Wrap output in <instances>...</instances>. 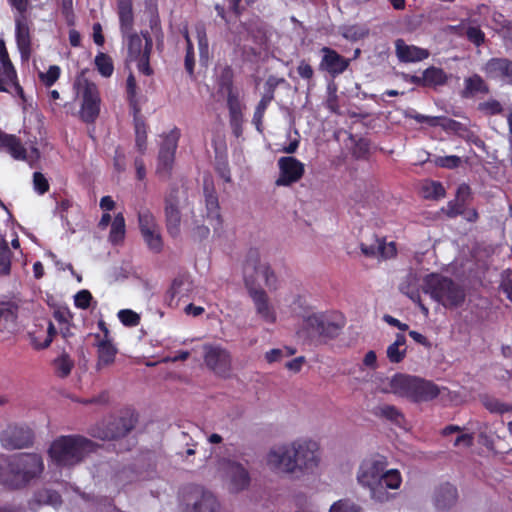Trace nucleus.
<instances>
[{
	"mask_svg": "<svg viewBox=\"0 0 512 512\" xmlns=\"http://www.w3.org/2000/svg\"><path fill=\"white\" fill-rule=\"evenodd\" d=\"M397 58L403 63L420 62L429 57V51L414 45H408L403 39L395 41Z\"/></svg>",
	"mask_w": 512,
	"mask_h": 512,
	"instance_id": "23",
	"label": "nucleus"
},
{
	"mask_svg": "<svg viewBox=\"0 0 512 512\" xmlns=\"http://www.w3.org/2000/svg\"><path fill=\"white\" fill-rule=\"evenodd\" d=\"M93 296L89 290L83 289L74 296V305L79 309H88L91 305Z\"/></svg>",
	"mask_w": 512,
	"mask_h": 512,
	"instance_id": "61",
	"label": "nucleus"
},
{
	"mask_svg": "<svg viewBox=\"0 0 512 512\" xmlns=\"http://www.w3.org/2000/svg\"><path fill=\"white\" fill-rule=\"evenodd\" d=\"M32 21L27 13L15 16V40L22 61H29L32 55Z\"/></svg>",
	"mask_w": 512,
	"mask_h": 512,
	"instance_id": "16",
	"label": "nucleus"
},
{
	"mask_svg": "<svg viewBox=\"0 0 512 512\" xmlns=\"http://www.w3.org/2000/svg\"><path fill=\"white\" fill-rule=\"evenodd\" d=\"M134 121V131H135V147L138 152L143 155L147 150V132L148 126L141 116L140 113L132 114Z\"/></svg>",
	"mask_w": 512,
	"mask_h": 512,
	"instance_id": "31",
	"label": "nucleus"
},
{
	"mask_svg": "<svg viewBox=\"0 0 512 512\" xmlns=\"http://www.w3.org/2000/svg\"><path fill=\"white\" fill-rule=\"evenodd\" d=\"M490 80L512 85V60L508 58H490L482 68Z\"/></svg>",
	"mask_w": 512,
	"mask_h": 512,
	"instance_id": "20",
	"label": "nucleus"
},
{
	"mask_svg": "<svg viewBox=\"0 0 512 512\" xmlns=\"http://www.w3.org/2000/svg\"><path fill=\"white\" fill-rule=\"evenodd\" d=\"M0 78L12 84L16 93L21 97L23 96V88L18 83L17 72L12 62L0 64Z\"/></svg>",
	"mask_w": 512,
	"mask_h": 512,
	"instance_id": "44",
	"label": "nucleus"
},
{
	"mask_svg": "<svg viewBox=\"0 0 512 512\" xmlns=\"http://www.w3.org/2000/svg\"><path fill=\"white\" fill-rule=\"evenodd\" d=\"M141 235L150 251L158 254L163 250L164 244L160 233V228L149 230L148 232H142Z\"/></svg>",
	"mask_w": 512,
	"mask_h": 512,
	"instance_id": "45",
	"label": "nucleus"
},
{
	"mask_svg": "<svg viewBox=\"0 0 512 512\" xmlns=\"http://www.w3.org/2000/svg\"><path fill=\"white\" fill-rule=\"evenodd\" d=\"M296 71L299 77L306 81L308 88L314 86V69L307 60H300Z\"/></svg>",
	"mask_w": 512,
	"mask_h": 512,
	"instance_id": "51",
	"label": "nucleus"
},
{
	"mask_svg": "<svg viewBox=\"0 0 512 512\" xmlns=\"http://www.w3.org/2000/svg\"><path fill=\"white\" fill-rule=\"evenodd\" d=\"M18 317V306L10 301H0V331L15 326Z\"/></svg>",
	"mask_w": 512,
	"mask_h": 512,
	"instance_id": "32",
	"label": "nucleus"
},
{
	"mask_svg": "<svg viewBox=\"0 0 512 512\" xmlns=\"http://www.w3.org/2000/svg\"><path fill=\"white\" fill-rule=\"evenodd\" d=\"M180 135V130L177 127H174L163 137L157 157L155 171L156 175L161 180L166 181L171 178Z\"/></svg>",
	"mask_w": 512,
	"mask_h": 512,
	"instance_id": "11",
	"label": "nucleus"
},
{
	"mask_svg": "<svg viewBox=\"0 0 512 512\" xmlns=\"http://www.w3.org/2000/svg\"><path fill=\"white\" fill-rule=\"evenodd\" d=\"M231 484L235 491L246 489L250 484V475L247 469L238 462H229Z\"/></svg>",
	"mask_w": 512,
	"mask_h": 512,
	"instance_id": "29",
	"label": "nucleus"
},
{
	"mask_svg": "<svg viewBox=\"0 0 512 512\" xmlns=\"http://www.w3.org/2000/svg\"><path fill=\"white\" fill-rule=\"evenodd\" d=\"M267 108H268L267 106H265L259 102H258L257 106L255 107L252 122L255 125L258 132H262V130H263V128H262L263 119H264V115H265Z\"/></svg>",
	"mask_w": 512,
	"mask_h": 512,
	"instance_id": "64",
	"label": "nucleus"
},
{
	"mask_svg": "<svg viewBox=\"0 0 512 512\" xmlns=\"http://www.w3.org/2000/svg\"><path fill=\"white\" fill-rule=\"evenodd\" d=\"M421 196L427 200H439L445 197L446 190L439 181L426 180L420 188Z\"/></svg>",
	"mask_w": 512,
	"mask_h": 512,
	"instance_id": "36",
	"label": "nucleus"
},
{
	"mask_svg": "<svg viewBox=\"0 0 512 512\" xmlns=\"http://www.w3.org/2000/svg\"><path fill=\"white\" fill-rule=\"evenodd\" d=\"M484 406L491 413L504 414L512 410V406L497 399H487L484 401Z\"/></svg>",
	"mask_w": 512,
	"mask_h": 512,
	"instance_id": "59",
	"label": "nucleus"
},
{
	"mask_svg": "<svg viewBox=\"0 0 512 512\" xmlns=\"http://www.w3.org/2000/svg\"><path fill=\"white\" fill-rule=\"evenodd\" d=\"M33 186L35 191L40 195L47 193L50 188L47 178L41 172L33 173Z\"/></svg>",
	"mask_w": 512,
	"mask_h": 512,
	"instance_id": "62",
	"label": "nucleus"
},
{
	"mask_svg": "<svg viewBox=\"0 0 512 512\" xmlns=\"http://www.w3.org/2000/svg\"><path fill=\"white\" fill-rule=\"evenodd\" d=\"M401 347H397L396 345L390 344L387 348V357L392 363H400L405 355L406 348L400 349Z\"/></svg>",
	"mask_w": 512,
	"mask_h": 512,
	"instance_id": "63",
	"label": "nucleus"
},
{
	"mask_svg": "<svg viewBox=\"0 0 512 512\" xmlns=\"http://www.w3.org/2000/svg\"><path fill=\"white\" fill-rule=\"evenodd\" d=\"M402 483V477L398 470L391 469L383 472L381 481L378 486V495L382 496V493H387L384 488L398 489Z\"/></svg>",
	"mask_w": 512,
	"mask_h": 512,
	"instance_id": "39",
	"label": "nucleus"
},
{
	"mask_svg": "<svg viewBox=\"0 0 512 512\" xmlns=\"http://www.w3.org/2000/svg\"><path fill=\"white\" fill-rule=\"evenodd\" d=\"M489 91V86L484 79L478 74H473L464 79V89L461 92V96L463 98H471L476 94H488Z\"/></svg>",
	"mask_w": 512,
	"mask_h": 512,
	"instance_id": "30",
	"label": "nucleus"
},
{
	"mask_svg": "<svg viewBox=\"0 0 512 512\" xmlns=\"http://www.w3.org/2000/svg\"><path fill=\"white\" fill-rule=\"evenodd\" d=\"M391 391L414 403L428 402L438 397L440 390L432 381L413 375L396 373L390 380Z\"/></svg>",
	"mask_w": 512,
	"mask_h": 512,
	"instance_id": "7",
	"label": "nucleus"
},
{
	"mask_svg": "<svg viewBox=\"0 0 512 512\" xmlns=\"http://www.w3.org/2000/svg\"><path fill=\"white\" fill-rule=\"evenodd\" d=\"M437 120V127H441L446 132H453L460 137H464L469 132L466 125L452 118L437 116Z\"/></svg>",
	"mask_w": 512,
	"mask_h": 512,
	"instance_id": "43",
	"label": "nucleus"
},
{
	"mask_svg": "<svg viewBox=\"0 0 512 512\" xmlns=\"http://www.w3.org/2000/svg\"><path fill=\"white\" fill-rule=\"evenodd\" d=\"M422 80H425V87H435L446 84L448 77L443 69L430 66L423 71Z\"/></svg>",
	"mask_w": 512,
	"mask_h": 512,
	"instance_id": "37",
	"label": "nucleus"
},
{
	"mask_svg": "<svg viewBox=\"0 0 512 512\" xmlns=\"http://www.w3.org/2000/svg\"><path fill=\"white\" fill-rule=\"evenodd\" d=\"M374 414L377 417L384 418L399 427H402L405 422L403 413L394 405L384 404L378 406L375 409Z\"/></svg>",
	"mask_w": 512,
	"mask_h": 512,
	"instance_id": "34",
	"label": "nucleus"
},
{
	"mask_svg": "<svg viewBox=\"0 0 512 512\" xmlns=\"http://www.w3.org/2000/svg\"><path fill=\"white\" fill-rule=\"evenodd\" d=\"M457 499V489L450 483L441 484L435 491V506L439 510L449 509L456 503Z\"/></svg>",
	"mask_w": 512,
	"mask_h": 512,
	"instance_id": "26",
	"label": "nucleus"
},
{
	"mask_svg": "<svg viewBox=\"0 0 512 512\" xmlns=\"http://www.w3.org/2000/svg\"><path fill=\"white\" fill-rule=\"evenodd\" d=\"M126 96L132 114L140 113L141 107L137 98V82L132 73L126 80Z\"/></svg>",
	"mask_w": 512,
	"mask_h": 512,
	"instance_id": "41",
	"label": "nucleus"
},
{
	"mask_svg": "<svg viewBox=\"0 0 512 512\" xmlns=\"http://www.w3.org/2000/svg\"><path fill=\"white\" fill-rule=\"evenodd\" d=\"M218 92L225 94L229 114V125L233 135L239 138L243 134L245 104L241 99L240 90L234 85V71L226 65L217 78Z\"/></svg>",
	"mask_w": 512,
	"mask_h": 512,
	"instance_id": "6",
	"label": "nucleus"
},
{
	"mask_svg": "<svg viewBox=\"0 0 512 512\" xmlns=\"http://www.w3.org/2000/svg\"><path fill=\"white\" fill-rule=\"evenodd\" d=\"M0 441L7 450L28 448L33 445L34 432L28 426L9 425L1 432Z\"/></svg>",
	"mask_w": 512,
	"mask_h": 512,
	"instance_id": "15",
	"label": "nucleus"
},
{
	"mask_svg": "<svg viewBox=\"0 0 512 512\" xmlns=\"http://www.w3.org/2000/svg\"><path fill=\"white\" fill-rule=\"evenodd\" d=\"M76 79L74 87L82 97L80 117L85 123H94L100 113V92L98 86L83 76Z\"/></svg>",
	"mask_w": 512,
	"mask_h": 512,
	"instance_id": "10",
	"label": "nucleus"
},
{
	"mask_svg": "<svg viewBox=\"0 0 512 512\" xmlns=\"http://www.w3.org/2000/svg\"><path fill=\"white\" fill-rule=\"evenodd\" d=\"M42 333L44 336L43 341L38 340L36 333H30L31 344L37 350H41V349H45V348L49 347L50 344L52 343L53 338L56 335L57 331H56L54 324L51 321H49L46 331L43 330Z\"/></svg>",
	"mask_w": 512,
	"mask_h": 512,
	"instance_id": "46",
	"label": "nucleus"
},
{
	"mask_svg": "<svg viewBox=\"0 0 512 512\" xmlns=\"http://www.w3.org/2000/svg\"><path fill=\"white\" fill-rule=\"evenodd\" d=\"M257 276L264 279L265 285L270 290L277 289V276L269 264L261 263L260 252L257 248L247 251L243 263L244 284L251 297L257 314L267 323L276 322V312L269 303V298L264 289L257 282Z\"/></svg>",
	"mask_w": 512,
	"mask_h": 512,
	"instance_id": "2",
	"label": "nucleus"
},
{
	"mask_svg": "<svg viewBox=\"0 0 512 512\" xmlns=\"http://www.w3.org/2000/svg\"><path fill=\"white\" fill-rule=\"evenodd\" d=\"M97 347V363L96 369L101 370L105 367L112 365L115 362L118 348L113 341L99 340L96 343Z\"/></svg>",
	"mask_w": 512,
	"mask_h": 512,
	"instance_id": "25",
	"label": "nucleus"
},
{
	"mask_svg": "<svg viewBox=\"0 0 512 512\" xmlns=\"http://www.w3.org/2000/svg\"><path fill=\"white\" fill-rule=\"evenodd\" d=\"M52 365L56 376L59 378H66L74 368V361L68 353L62 352L53 360Z\"/></svg>",
	"mask_w": 512,
	"mask_h": 512,
	"instance_id": "38",
	"label": "nucleus"
},
{
	"mask_svg": "<svg viewBox=\"0 0 512 512\" xmlns=\"http://www.w3.org/2000/svg\"><path fill=\"white\" fill-rule=\"evenodd\" d=\"M478 110L486 115L494 116L502 114L504 109L502 104L498 100L490 99L488 101L479 103Z\"/></svg>",
	"mask_w": 512,
	"mask_h": 512,
	"instance_id": "53",
	"label": "nucleus"
},
{
	"mask_svg": "<svg viewBox=\"0 0 512 512\" xmlns=\"http://www.w3.org/2000/svg\"><path fill=\"white\" fill-rule=\"evenodd\" d=\"M308 330L324 339L336 338L344 327V321H336L324 313H313L305 319Z\"/></svg>",
	"mask_w": 512,
	"mask_h": 512,
	"instance_id": "14",
	"label": "nucleus"
},
{
	"mask_svg": "<svg viewBox=\"0 0 512 512\" xmlns=\"http://www.w3.org/2000/svg\"><path fill=\"white\" fill-rule=\"evenodd\" d=\"M329 512H362V509L350 500L342 499L335 502Z\"/></svg>",
	"mask_w": 512,
	"mask_h": 512,
	"instance_id": "57",
	"label": "nucleus"
},
{
	"mask_svg": "<svg viewBox=\"0 0 512 512\" xmlns=\"http://www.w3.org/2000/svg\"><path fill=\"white\" fill-rule=\"evenodd\" d=\"M94 65L98 73L104 78H110L114 72V63L111 56L104 52H98L94 58Z\"/></svg>",
	"mask_w": 512,
	"mask_h": 512,
	"instance_id": "42",
	"label": "nucleus"
},
{
	"mask_svg": "<svg viewBox=\"0 0 512 512\" xmlns=\"http://www.w3.org/2000/svg\"><path fill=\"white\" fill-rule=\"evenodd\" d=\"M97 445L81 435H66L56 438L50 445L49 456L59 467H73L81 463Z\"/></svg>",
	"mask_w": 512,
	"mask_h": 512,
	"instance_id": "5",
	"label": "nucleus"
},
{
	"mask_svg": "<svg viewBox=\"0 0 512 512\" xmlns=\"http://www.w3.org/2000/svg\"><path fill=\"white\" fill-rule=\"evenodd\" d=\"M44 461L37 453H16L0 460V485L9 491L26 488L41 477Z\"/></svg>",
	"mask_w": 512,
	"mask_h": 512,
	"instance_id": "4",
	"label": "nucleus"
},
{
	"mask_svg": "<svg viewBox=\"0 0 512 512\" xmlns=\"http://www.w3.org/2000/svg\"><path fill=\"white\" fill-rule=\"evenodd\" d=\"M0 151L9 153L16 160H25L27 150L20 138L13 134L0 133Z\"/></svg>",
	"mask_w": 512,
	"mask_h": 512,
	"instance_id": "24",
	"label": "nucleus"
},
{
	"mask_svg": "<svg viewBox=\"0 0 512 512\" xmlns=\"http://www.w3.org/2000/svg\"><path fill=\"white\" fill-rule=\"evenodd\" d=\"M279 177L277 186H290L298 182L305 173L304 164L293 156H283L278 160Z\"/></svg>",
	"mask_w": 512,
	"mask_h": 512,
	"instance_id": "17",
	"label": "nucleus"
},
{
	"mask_svg": "<svg viewBox=\"0 0 512 512\" xmlns=\"http://www.w3.org/2000/svg\"><path fill=\"white\" fill-rule=\"evenodd\" d=\"M166 228L169 235L176 238L180 234L181 213L177 197L172 193L165 199Z\"/></svg>",
	"mask_w": 512,
	"mask_h": 512,
	"instance_id": "22",
	"label": "nucleus"
},
{
	"mask_svg": "<svg viewBox=\"0 0 512 512\" xmlns=\"http://www.w3.org/2000/svg\"><path fill=\"white\" fill-rule=\"evenodd\" d=\"M117 10L120 22V29L125 37L131 32L134 24L132 0H117Z\"/></svg>",
	"mask_w": 512,
	"mask_h": 512,
	"instance_id": "27",
	"label": "nucleus"
},
{
	"mask_svg": "<svg viewBox=\"0 0 512 512\" xmlns=\"http://www.w3.org/2000/svg\"><path fill=\"white\" fill-rule=\"evenodd\" d=\"M143 37L145 38V51L144 55L140 58H134L132 61L137 62V68L139 72L146 76H150L153 74V69L150 66V55L152 52L153 41L149 31L142 32Z\"/></svg>",
	"mask_w": 512,
	"mask_h": 512,
	"instance_id": "33",
	"label": "nucleus"
},
{
	"mask_svg": "<svg viewBox=\"0 0 512 512\" xmlns=\"http://www.w3.org/2000/svg\"><path fill=\"white\" fill-rule=\"evenodd\" d=\"M203 357L205 365L219 376H228L231 371V355L220 345L204 344Z\"/></svg>",
	"mask_w": 512,
	"mask_h": 512,
	"instance_id": "13",
	"label": "nucleus"
},
{
	"mask_svg": "<svg viewBox=\"0 0 512 512\" xmlns=\"http://www.w3.org/2000/svg\"><path fill=\"white\" fill-rule=\"evenodd\" d=\"M322 59L319 63V70L325 71L332 77H336L349 67L350 59L340 55L336 50L324 46L320 49Z\"/></svg>",
	"mask_w": 512,
	"mask_h": 512,
	"instance_id": "19",
	"label": "nucleus"
},
{
	"mask_svg": "<svg viewBox=\"0 0 512 512\" xmlns=\"http://www.w3.org/2000/svg\"><path fill=\"white\" fill-rule=\"evenodd\" d=\"M138 223L141 233L159 228L158 224L156 223L154 215L148 209L139 211Z\"/></svg>",
	"mask_w": 512,
	"mask_h": 512,
	"instance_id": "50",
	"label": "nucleus"
},
{
	"mask_svg": "<svg viewBox=\"0 0 512 512\" xmlns=\"http://www.w3.org/2000/svg\"><path fill=\"white\" fill-rule=\"evenodd\" d=\"M257 276L264 279L265 285L270 290L277 289V276L269 264L261 263L260 252L257 248L247 251L243 263L244 284L251 297L257 314L267 323L276 322V312L269 303V298L264 289L257 282Z\"/></svg>",
	"mask_w": 512,
	"mask_h": 512,
	"instance_id": "1",
	"label": "nucleus"
},
{
	"mask_svg": "<svg viewBox=\"0 0 512 512\" xmlns=\"http://www.w3.org/2000/svg\"><path fill=\"white\" fill-rule=\"evenodd\" d=\"M268 465L280 472L313 471L320 463V446L311 439H297L270 450Z\"/></svg>",
	"mask_w": 512,
	"mask_h": 512,
	"instance_id": "3",
	"label": "nucleus"
},
{
	"mask_svg": "<svg viewBox=\"0 0 512 512\" xmlns=\"http://www.w3.org/2000/svg\"><path fill=\"white\" fill-rule=\"evenodd\" d=\"M118 318L124 326L134 327L140 322V316L130 309H123L118 312Z\"/></svg>",
	"mask_w": 512,
	"mask_h": 512,
	"instance_id": "55",
	"label": "nucleus"
},
{
	"mask_svg": "<svg viewBox=\"0 0 512 512\" xmlns=\"http://www.w3.org/2000/svg\"><path fill=\"white\" fill-rule=\"evenodd\" d=\"M423 291L445 308H457L466 298L464 289L451 278L431 273L423 279Z\"/></svg>",
	"mask_w": 512,
	"mask_h": 512,
	"instance_id": "8",
	"label": "nucleus"
},
{
	"mask_svg": "<svg viewBox=\"0 0 512 512\" xmlns=\"http://www.w3.org/2000/svg\"><path fill=\"white\" fill-rule=\"evenodd\" d=\"M385 469V461L382 459H366L360 465L357 480L371 491V497L377 501H385L388 499V493L378 495V486L381 481Z\"/></svg>",
	"mask_w": 512,
	"mask_h": 512,
	"instance_id": "12",
	"label": "nucleus"
},
{
	"mask_svg": "<svg viewBox=\"0 0 512 512\" xmlns=\"http://www.w3.org/2000/svg\"><path fill=\"white\" fill-rule=\"evenodd\" d=\"M465 206H466V204L464 203V201H460L459 199H454L447 203V206H446V208H443V211L447 217L455 218L464 213Z\"/></svg>",
	"mask_w": 512,
	"mask_h": 512,
	"instance_id": "56",
	"label": "nucleus"
},
{
	"mask_svg": "<svg viewBox=\"0 0 512 512\" xmlns=\"http://www.w3.org/2000/svg\"><path fill=\"white\" fill-rule=\"evenodd\" d=\"M197 33V41H198V48H199V54L201 59H208L209 55V43L208 38L206 34V30L204 27H198L196 29Z\"/></svg>",
	"mask_w": 512,
	"mask_h": 512,
	"instance_id": "54",
	"label": "nucleus"
},
{
	"mask_svg": "<svg viewBox=\"0 0 512 512\" xmlns=\"http://www.w3.org/2000/svg\"><path fill=\"white\" fill-rule=\"evenodd\" d=\"M461 158L456 155L439 156L435 159V164L441 168L455 169L461 165Z\"/></svg>",
	"mask_w": 512,
	"mask_h": 512,
	"instance_id": "60",
	"label": "nucleus"
},
{
	"mask_svg": "<svg viewBox=\"0 0 512 512\" xmlns=\"http://www.w3.org/2000/svg\"><path fill=\"white\" fill-rule=\"evenodd\" d=\"M187 509L188 512H219L220 504L212 493L202 490L199 498Z\"/></svg>",
	"mask_w": 512,
	"mask_h": 512,
	"instance_id": "28",
	"label": "nucleus"
},
{
	"mask_svg": "<svg viewBox=\"0 0 512 512\" xmlns=\"http://www.w3.org/2000/svg\"><path fill=\"white\" fill-rule=\"evenodd\" d=\"M125 36L128 60H133L134 58H140L141 56H143L145 51V38L143 37V35H138L137 33L129 32Z\"/></svg>",
	"mask_w": 512,
	"mask_h": 512,
	"instance_id": "35",
	"label": "nucleus"
},
{
	"mask_svg": "<svg viewBox=\"0 0 512 512\" xmlns=\"http://www.w3.org/2000/svg\"><path fill=\"white\" fill-rule=\"evenodd\" d=\"M36 500L39 503L51 505L53 507L60 506L62 504V497L61 495L52 489H42L39 490L36 495Z\"/></svg>",
	"mask_w": 512,
	"mask_h": 512,
	"instance_id": "48",
	"label": "nucleus"
},
{
	"mask_svg": "<svg viewBox=\"0 0 512 512\" xmlns=\"http://www.w3.org/2000/svg\"><path fill=\"white\" fill-rule=\"evenodd\" d=\"M466 37L468 41L477 47H480L485 42V33L478 26H469L466 29Z\"/></svg>",
	"mask_w": 512,
	"mask_h": 512,
	"instance_id": "58",
	"label": "nucleus"
},
{
	"mask_svg": "<svg viewBox=\"0 0 512 512\" xmlns=\"http://www.w3.org/2000/svg\"><path fill=\"white\" fill-rule=\"evenodd\" d=\"M183 36L186 40V54L184 59V66L186 72L189 74L190 77L194 76V67H195V54H194V47L193 43L190 39L189 32L187 29H185Z\"/></svg>",
	"mask_w": 512,
	"mask_h": 512,
	"instance_id": "49",
	"label": "nucleus"
},
{
	"mask_svg": "<svg viewBox=\"0 0 512 512\" xmlns=\"http://www.w3.org/2000/svg\"><path fill=\"white\" fill-rule=\"evenodd\" d=\"M204 196L206 205V216L214 223L212 227L214 232H220L223 226V219L220 214V205L217 193L214 189L213 183L204 182Z\"/></svg>",
	"mask_w": 512,
	"mask_h": 512,
	"instance_id": "21",
	"label": "nucleus"
},
{
	"mask_svg": "<svg viewBox=\"0 0 512 512\" xmlns=\"http://www.w3.org/2000/svg\"><path fill=\"white\" fill-rule=\"evenodd\" d=\"M61 69L58 65L49 66L47 72H39V79L45 87L53 86L59 79Z\"/></svg>",
	"mask_w": 512,
	"mask_h": 512,
	"instance_id": "52",
	"label": "nucleus"
},
{
	"mask_svg": "<svg viewBox=\"0 0 512 512\" xmlns=\"http://www.w3.org/2000/svg\"><path fill=\"white\" fill-rule=\"evenodd\" d=\"M360 250L368 258L390 259L397 255L395 242L387 243L385 238L373 234L369 242H361Z\"/></svg>",
	"mask_w": 512,
	"mask_h": 512,
	"instance_id": "18",
	"label": "nucleus"
},
{
	"mask_svg": "<svg viewBox=\"0 0 512 512\" xmlns=\"http://www.w3.org/2000/svg\"><path fill=\"white\" fill-rule=\"evenodd\" d=\"M126 233L125 219L122 213H118L115 215L114 220L111 224V229L109 233V241L117 245L123 242Z\"/></svg>",
	"mask_w": 512,
	"mask_h": 512,
	"instance_id": "40",
	"label": "nucleus"
},
{
	"mask_svg": "<svg viewBox=\"0 0 512 512\" xmlns=\"http://www.w3.org/2000/svg\"><path fill=\"white\" fill-rule=\"evenodd\" d=\"M12 252L7 241L0 236V276H7L11 272Z\"/></svg>",
	"mask_w": 512,
	"mask_h": 512,
	"instance_id": "47",
	"label": "nucleus"
},
{
	"mask_svg": "<svg viewBox=\"0 0 512 512\" xmlns=\"http://www.w3.org/2000/svg\"><path fill=\"white\" fill-rule=\"evenodd\" d=\"M137 422L138 414L135 410L125 408L92 427L90 435L101 440H116L127 436Z\"/></svg>",
	"mask_w": 512,
	"mask_h": 512,
	"instance_id": "9",
	"label": "nucleus"
}]
</instances>
